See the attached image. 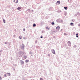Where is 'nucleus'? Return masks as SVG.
<instances>
[{"mask_svg":"<svg viewBox=\"0 0 80 80\" xmlns=\"http://www.w3.org/2000/svg\"><path fill=\"white\" fill-rule=\"evenodd\" d=\"M64 8L65 10H67V7H64Z\"/></svg>","mask_w":80,"mask_h":80,"instance_id":"ddd939ff","label":"nucleus"},{"mask_svg":"<svg viewBox=\"0 0 80 80\" xmlns=\"http://www.w3.org/2000/svg\"><path fill=\"white\" fill-rule=\"evenodd\" d=\"M23 31H25V28H23Z\"/></svg>","mask_w":80,"mask_h":80,"instance_id":"b1692460","label":"nucleus"},{"mask_svg":"<svg viewBox=\"0 0 80 80\" xmlns=\"http://www.w3.org/2000/svg\"><path fill=\"white\" fill-rule=\"evenodd\" d=\"M68 45H71V43L70 41L68 42Z\"/></svg>","mask_w":80,"mask_h":80,"instance_id":"423d86ee","label":"nucleus"},{"mask_svg":"<svg viewBox=\"0 0 80 80\" xmlns=\"http://www.w3.org/2000/svg\"><path fill=\"white\" fill-rule=\"evenodd\" d=\"M40 80H43V78H40Z\"/></svg>","mask_w":80,"mask_h":80,"instance_id":"6ab92c4d","label":"nucleus"},{"mask_svg":"<svg viewBox=\"0 0 80 80\" xmlns=\"http://www.w3.org/2000/svg\"><path fill=\"white\" fill-rule=\"evenodd\" d=\"M19 38H20V39H22V37L21 36H20L19 37Z\"/></svg>","mask_w":80,"mask_h":80,"instance_id":"f8f14e48","label":"nucleus"},{"mask_svg":"<svg viewBox=\"0 0 80 80\" xmlns=\"http://www.w3.org/2000/svg\"><path fill=\"white\" fill-rule=\"evenodd\" d=\"M70 25H71L73 26V23H72V22L71 23Z\"/></svg>","mask_w":80,"mask_h":80,"instance_id":"f3484780","label":"nucleus"},{"mask_svg":"<svg viewBox=\"0 0 80 80\" xmlns=\"http://www.w3.org/2000/svg\"><path fill=\"white\" fill-rule=\"evenodd\" d=\"M33 27H36V24H33L32 26Z\"/></svg>","mask_w":80,"mask_h":80,"instance_id":"4468645a","label":"nucleus"},{"mask_svg":"<svg viewBox=\"0 0 80 80\" xmlns=\"http://www.w3.org/2000/svg\"><path fill=\"white\" fill-rule=\"evenodd\" d=\"M41 38H43V37H42V36H41Z\"/></svg>","mask_w":80,"mask_h":80,"instance_id":"5701e85b","label":"nucleus"},{"mask_svg":"<svg viewBox=\"0 0 80 80\" xmlns=\"http://www.w3.org/2000/svg\"><path fill=\"white\" fill-rule=\"evenodd\" d=\"M27 58V57L26 56H24L22 58V60H25Z\"/></svg>","mask_w":80,"mask_h":80,"instance_id":"f03ea898","label":"nucleus"},{"mask_svg":"<svg viewBox=\"0 0 80 80\" xmlns=\"http://www.w3.org/2000/svg\"><path fill=\"white\" fill-rule=\"evenodd\" d=\"M7 42H5V44H7Z\"/></svg>","mask_w":80,"mask_h":80,"instance_id":"4be33fe9","label":"nucleus"},{"mask_svg":"<svg viewBox=\"0 0 80 80\" xmlns=\"http://www.w3.org/2000/svg\"><path fill=\"white\" fill-rule=\"evenodd\" d=\"M0 80H2V78L1 77H0Z\"/></svg>","mask_w":80,"mask_h":80,"instance_id":"aec40b11","label":"nucleus"},{"mask_svg":"<svg viewBox=\"0 0 80 80\" xmlns=\"http://www.w3.org/2000/svg\"><path fill=\"white\" fill-rule=\"evenodd\" d=\"M78 26H79V27H80V24H78Z\"/></svg>","mask_w":80,"mask_h":80,"instance_id":"393cba45","label":"nucleus"},{"mask_svg":"<svg viewBox=\"0 0 80 80\" xmlns=\"http://www.w3.org/2000/svg\"><path fill=\"white\" fill-rule=\"evenodd\" d=\"M64 35H67V34H66V33H64Z\"/></svg>","mask_w":80,"mask_h":80,"instance_id":"a878e982","label":"nucleus"},{"mask_svg":"<svg viewBox=\"0 0 80 80\" xmlns=\"http://www.w3.org/2000/svg\"><path fill=\"white\" fill-rule=\"evenodd\" d=\"M18 10H20L21 9V7H19L17 8Z\"/></svg>","mask_w":80,"mask_h":80,"instance_id":"1a4fd4ad","label":"nucleus"},{"mask_svg":"<svg viewBox=\"0 0 80 80\" xmlns=\"http://www.w3.org/2000/svg\"><path fill=\"white\" fill-rule=\"evenodd\" d=\"M7 74H8V76H10V73H8Z\"/></svg>","mask_w":80,"mask_h":80,"instance_id":"2eb2a0df","label":"nucleus"},{"mask_svg":"<svg viewBox=\"0 0 80 80\" xmlns=\"http://www.w3.org/2000/svg\"><path fill=\"white\" fill-rule=\"evenodd\" d=\"M13 2H15V3H18V0H14Z\"/></svg>","mask_w":80,"mask_h":80,"instance_id":"20e7f679","label":"nucleus"},{"mask_svg":"<svg viewBox=\"0 0 80 80\" xmlns=\"http://www.w3.org/2000/svg\"><path fill=\"white\" fill-rule=\"evenodd\" d=\"M3 22L4 23H5L6 22H5V19H3Z\"/></svg>","mask_w":80,"mask_h":80,"instance_id":"9b49d317","label":"nucleus"},{"mask_svg":"<svg viewBox=\"0 0 80 80\" xmlns=\"http://www.w3.org/2000/svg\"><path fill=\"white\" fill-rule=\"evenodd\" d=\"M21 63H22V64H23V63H24V62H23V61L21 60Z\"/></svg>","mask_w":80,"mask_h":80,"instance_id":"9d476101","label":"nucleus"},{"mask_svg":"<svg viewBox=\"0 0 80 80\" xmlns=\"http://www.w3.org/2000/svg\"><path fill=\"white\" fill-rule=\"evenodd\" d=\"M29 62V60H27L25 61L26 63H27V62Z\"/></svg>","mask_w":80,"mask_h":80,"instance_id":"6e6552de","label":"nucleus"},{"mask_svg":"<svg viewBox=\"0 0 80 80\" xmlns=\"http://www.w3.org/2000/svg\"><path fill=\"white\" fill-rule=\"evenodd\" d=\"M52 25H54V22H52Z\"/></svg>","mask_w":80,"mask_h":80,"instance_id":"412c9836","label":"nucleus"},{"mask_svg":"<svg viewBox=\"0 0 80 80\" xmlns=\"http://www.w3.org/2000/svg\"><path fill=\"white\" fill-rule=\"evenodd\" d=\"M4 77H7V75L6 74H4Z\"/></svg>","mask_w":80,"mask_h":80,"instance_id":"a211bd4d","label":"nucleus"},{"mask_svg":"<svg viewBox=\"0 0 80 80\" xmlns=\"http://www.w3.org/2000/svg\"><path fill=\"white\" fill-rule=\"evenodd\" d=\"M56 29L57 30H58V31H59V30H60V26H57L56 28Z\"/></svg>","mask_w":80,"mask_h":80,"instance_id":"f257e3e1","label":"nucleus"},{"mask_svg":"<svg viewBox=\"0 0 80 80\" xmlns=\"http://www.w3.org/2000/svg\"><path fill=\"white\" fill-rule=\"evenodd\" d=\"M46 30H50V28L47 27L46 28Z\"/></svg>","mask_w":80,"mask_h":80,"instance_id":"39448f33","label":"nucleus"},{"mask_svg":"<svg viewBox=\"0 0 80 80\" xmlns=\"http://www.w3.org/2000/svg\"><path fill=\"white\" fill-rule=\"evenodd\" d=\"M52 51L53 54H55V50H54V49H52Z\"/></svg>","mask_w":80,"mask_h":80,"instance_id":"7ed1b4c3","label":"nucleus"},{"mask_svg":"<svg viewBox=\"0 0 80 80\" xmlns=\"http://www.w3.org/2000/svg\"><path fill=\"white\" fill-rule=\"evenodd\" d=\"M78 33H77L76 34V37H77V38H78Z\"/></svg>","mask_w":80,"mask_h":80,"instance_id":"dca6fc26","label":"nucleus"},{"mask_svg":"<svg viewBox=\"0 0 80 80\" xmlns=\"http://www.w3.org/2000/svg\"><path fill=\"white\" fill-rule=\"evenodd\" d=\"M57 3H58V4H60V1H57Z\"/></svg>","mask_w":80,"mask_h":80,"instance_id":"0eeeda50","label":"nucleus"}]
</instances>
